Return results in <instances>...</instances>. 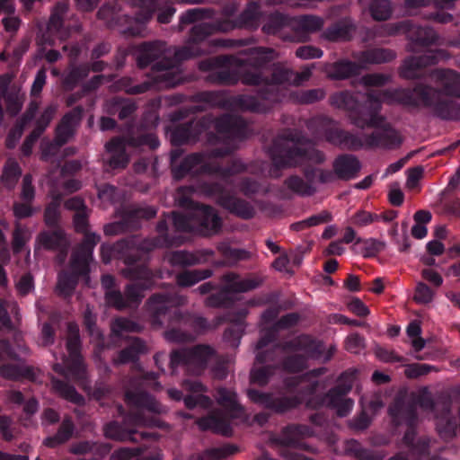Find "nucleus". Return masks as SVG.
<instances>
[{
    "mask_svg": "<svg viewBox=\"0 0 460 460\" xmlns=\"http://www.w3.org/2000/svg\"><path fill=\"white\" fill-rule=\"evenodd\" d=\"M223 280L229 285L233 294L245 293L259 288L263 283V279L259 276H251L246 279H240V276L229 272L223 276Z\"/></svg>",
    "mask_w": 460,
    "mask_h": 460,
    "instance_id": "41",
    "label": "nucleus"
},
{
    "mask_svg": "<svg viewBox=\"0 0 460 460\" xmlns=\"http://www.w3.org/2000/svg\"><path fill=\"white\" fill-rule=\"evenodd\" d=\"M323 72L331 79L344 80L358 75L361 72V66L358 61L339 59L333 63L325 64Z\"/></svg>",
    "mask_w": 460,
    "mask_h": 460,
    "instance_id": "33",
    "label": "nucleus"
},
{
    "mask_svg": "<svg viewBox=\"0 0 460 460\" xmlns=\"http://www.w3.org/2000/svg\"><path fill=\"white\" fill-rule=\"evenodd\" d=\"M306 128L315 137L323 138L328 143L339 128L336 122L326 115L312 117L306 121Z\"/></svg>",
    "mask_w": 460,
    "mask_h": 460,
    "instance_id": "35",
    "label": "nucleus"
},
{
    "mask_svg": "<svg viewBox=\"0 0 460 460\" xmlns=\"http://www.w3.org/2000/svg\"><path fill=\"white\" fill-rule=\"evenodd\" d=\"M90 73L87 64H81L73 67L64 77L63 84L66 90H73L82 80L86 78Z\"/></svg>",
    "mask_w": 460,
    "mask_h": 460,
    "instance_id": "55",
    "label": "nucleus"
},
{
    "mask_svg": "<svg viewBox=\"0 0 460 460\" xmlns=\"http://www.w3.org/2000/svg\"><path fill=\"white\" fill-rule=\"evenodd\" d=\"M330 144L349 151H357L366 146L365 139L341 128H338L335 136L331 137Z\"/></svg>",
    "mask_w": 460,
    "mask_h": 460,
    "instance_id": "46",
    "label": "nucleus"
},
{
    "mask_svg": "<svg viewBox=\"0 0 460 460\" xmlns=\"http://www.w3.org/2000/svg\"><path fill=\"white\" fill-rule=\"evenodd\" d=\"M20 175L21 168L19 164L12 162L4 167L1 180L5 187L12 189L16 184Z\"/></svg>",
    "mask_w": 460,
    "mask_h": 460,
    "instance_id": "64",
    "label": "nucleus"
},
{
    "mask_svg": "<svg viewBox=\"0 0 460 460\" xmlns=\"http://www.w3.org/2000/svg\"><path fill=\"white\" fill-rule=\"evenodd\" d=\"M214 124L217 135L210 134L208 140L224 138L228 141L243 140L248 135L247 122L240 116L223 114L215 119L203 116L199 119H190L185 123L177 125L170 134V139L174 146L196 143L200 135Z\"/></svg>",
    "mask_w": 460,
    "mask_h": 460,
    "instance_id": "5",
    "label": "nucleus"
},
{
    "mask_svg": "<svg viewBox=\"0 0 460 460\" xmlns=\"http://www.w3.org/2000/svg\"><path fill=\"white\" fill-rule=\"evenodd\" d=\"M314 431L305 424H291L285 427L281 434L275 438V442L284 447L303 449L305 448L304 438L314 436Z\"/></svg>",
    "mask_w": 460,
    "mask_h": 460,
    "instance_id": "27",
    "label": "nucleus"
},
{
    "mask_svg": "<svg viewBox=\"0 0 460 460\" xmlns=\"http://www.w3.org/2000/svg\"><path fill=\"white\" fill-rule=\"evenodd\" d=\"M276 353L277 349H271L256 354L255 362L263 366L252 369L250 376L252 383L261 386H264L269 383L270 378L279 368V365L275 361Z\"/></svg>",
    "mask_w": 460,
    "mask_h": 460,
    "instance_id": "26",
    "label": "nucleus"
},
{
    "mask_svg": "<svg viewBox=\"0 0 460 460\" xmlns=\"http://www.w3.org/2000/svg\"><path fill=\"white\" fill-rule=\"evenodd\" d=\"M284 351H302V354L288 355L280 362H276L279 368L282 367L290 373H298L307 367L308 359H319L324 353V347L322 341L308 334L298 335L289 341L277 345L274 349Z\"/></svg>",
    "mask_w": 460,
    "mask_h": 460,
    "instance_id": "12",
    "label": "nucleus"
},
{
    "mask_svg": "<svg viewBox=\"0 0 460 460\" xmlns=\"http://www.w3.org/2000/svg\"><path fill=\"white\" fill-rule=\"evenodd\" d=\"M100 239L99 234H88L75 248L71 256V271H62L58 274L57 288L60 295L70 296L77 286L79 278L89 277L93 249Z\"/></svg>",
    "mask_w": 460,
    "mask_h": 460,
    "instance_id": "9",
    "label": "nucleus"
},
{
    "mask_svg": "<svg viewBox=\"0 0 460 460\" xmlns=\"http://www.w3.org/2000/svg\"><path fill=\"white\" fill-rule=\"evenodd\" d=\"M157 214L154 206H132L125 209L119 221L110 223L104 226L106 235H116L128 231H135L141 227V220H149Z\"/></svg>",
    "mask_w": 460,
    "mask_h": 460,
    "instance_id": "19",
    "label": "nucleus"
},
{
    "mask_svg": "<svg viewBox=\"0 0 460 460\" xmlns=\"http://www.w3.org/2000/svg\"><path fill=\"white\" fill-rule=\"evenodd\" d=\"M387 27L389 35L406 34L410 40L409 49L412 52H418L420 49L439 45V35L429 26H422L413 21L404 20L388 24Z\"/></svg>",
    "mask_w": 460,
    "mask_h": 460,
    "instance_id": "15",
    "label": "nucleus"
},
{
    "mask_svg": "<svg viewBox=\"0 0 460 460\" xmlns=\"http://www.w3.org/2000/svg\"><path fill=\"white\" fill-rule=\"evenodd\" d=\"M68 334L66 339V349L68 352V357L71 356H80L81 352V341L79 330L76 325L72 323L68 324Z\"/></svg>",
    "mask_w": 460,
    "mask_h": 460,
    "instance_id": "61",
    "label": "nucleus"
},
{
    "mask_svg": "<svg viewBox=\"0 0 460 460\" xmlns=\"http://www.w3.org/2000/svg\"><path fill=\"white\" fill-rule=\"evenodd\" d=\"M160 387L158 374L155 372L141 370L137 376H133L124 394V401L130 411L125 415L122 423L116 420L107 423L104 427L105 436L115 440L132 442L157 439L156 433L138 431L136 427L161 426L159 419L146 415V412L160 414L164 411L163 405L146 391V388L158 390Z\"/></svg>",
    "mask_w": 460,
    "mask_h": 460,
    "instance_id": "2",
    "label": "nucleus"
},
{
    "mask_svg": "<svg viewBox=\"0 0 460 460\" xmlns=\"http://www.w3.org/2000/svg\"><path fill=\"white\" fill-rule=\"evenodd\" d=\"M164 217L160 219L156 225V236L143 238L140 235H133L134 239L137 240L136 243L145 261L149 252L155 248L170 247L179 244L176 238L171 236L168 233V215L164 214Z\"/></svg>",
    "mask_w": 460,
    "mask_h": 460,
    "instance_id": "24",
    "label": "nucleus"
},
{
    "mask_svg": "<svg viewBox=\"0 0 460 460\" xmlns=\"http://www.w3.org/2000/svg\"><path fill=\"white\" fill-rule=\"evenodd\" d=\"M362 4L367 5V10L375 21H386L392 13L393 9L389 0H359Z\"/></svg>",
    "mask_w": 460,
    "mask_h": 460,
    "instance_id": "48",
    "label": "nucleus"
},
{
    "mask_svg": "<svg viewBox=\"0 0 460 460\" xmlns=\"http://www.w3.org/2000/svg\"><path fill=\"white\" fill-rule=\"evenodd\" d=\"M171 168L173 178L178 181L187 175L197 173L213 174L227 181L229 176H234L246 170V166L238 159H233L227 164L222 165L214 161L206 162L205 156L200 153L188 155L179 164L176 163Z\"/></svg>",
    "mask_w": 460,
    "mask_h": 460,
    "instance_id": "10",
    "label": "nucleus"
},
{
    "mask_svg": "<svg viewBox=\"0 0 460 460\" xmlns=\"http://www.w3.org/2000/svg\"><path fill=\"white\" fill-rule=\"evenodd\" d=\"M133 235L119 240L113 244L103 243L101 246V257L103 263L108 264L112 259L122 261L128 268L145 261Z\"/></svg>",
    "mask_w": 460,
    "mask_h": 460,
    "instance_id": "20",
    "label": "nucleus"
},
{
    "mask_svg": "<svg viewBox=\"0 0 460 460\" xmlns=\"http://www.w3.org/2000/svg\"><path fill=\"white\" fill-rule=\"evenodd\" d=\"M351 389V382L339 383L326 394H322V396L311 399L307 403V408L317 410L322 407H327L335 410L339 417H346L351 411L354 405V401L346 397Z\"/></svg>",
    "mask_w": 460,
    "mask_h": 460,
    "instance_id": "18",
    "label": "nucleus"
},
{
    "mask_svg": "<svg viewBox=\"0 0 460 460\" xmlns=\"http://www.w3.org/2000/svg\"><path fill=\"white\" fill-rule=\"evenodd\" d=\"M361 70L365 69L368 65H377L392 61L395 58V53L388 49L374 48L360 51L354 55Z\"/></svg>",
    "mask_w": 460,
    "mask_h": 460,
    "instance_id": "38",
    "label": "nucleus"
},
{
    "mask_svg": "<svg viewBox=\"0 0 460 460\" xmlns=\"http://www.w3.org/2000/svg\"><path fill=\"white\" fill-rule=\"evenodd\" d=\"M362 168L359 159L351 154H341L332 162V169L336 178L341 181H350L358 176Z\"/></svg>",
    "mask_w": 460,
    "mask_h": 460,
    "instance_id": "30",
    "label": "nucleus"
},
{
    "mask_svg": "<svg viewBox=\"0 0 460 460\" xmlns=\"http://www.w3.org/2000/svg\"><path fill=\"white\" fill-rule=\"evenodd\" d=\"M50 384L54 392L60 397L78 406L84 404L85 400L84 396L80 394L67 381L61 380L52 376Z\"/></svg>",
    "mask_w": 460,
    "mask_h": 460,
    "instance_id": "45",
    "label": "nucleus"
},
{
    "mask_svg": "<svg viewBox=\"0 0 460 460\" xmlns=\"http://www.w3.org/2000/svg\"><path fill=\"white\" fill-rule=\"evenodd\" d=\"M270 157L272 165L270 168L269 174L272 178H279L281 176V171L285 168L296 167L284 138L273 143L270 150Z\"/></svg>",
    "mask_w": 460,
    "mask_h": 460,
    "instance_id": "29",
    "label": "nucleus"
},
{
    "mask_svg": "<svg viewBox=\"0 0 460 460\" xmlns=\"http://www.w3.org/2000/svg\"><path fill=\"white\" fill-rule=\"evenodd\" d=\"M285 186L294 193L308 197L315 193L316 189L298 175H291L284 181Z\"/></svg>",
    "mask_w": 460,
    "mask_h": 460,
    "instance_id": "53",
    "label": "nucleus"
},
{
    "mask_svg": "<svg viewBox=\"0 0 460 460\" xmlns=\"http://www.w3.org/2000/svg\"><path fill=\"white\" fill-rule=\"evenodd\" d=\"M438 87L419 83L412 88L393 90L369 89L364 94L348 91L330 96L332 106L348 111L353 125L360 128H378L385 118L380 115L384 102H396L410 109H428L433 116L443 120L460 119V73L453 69H438L435 72Z\"/></svg>",
    "mask_w": 460,
    "mask_h": 460,
    "instance_id": "1",
    "label": "nucleus"
},
{
    "mask_svg": "<svg viewBox=\"0 0 460 460\" xmlns=\"http://www.w3.org/2000/svg\"><path fill=\"white\" fill-rule=\"evenodd\" d=\"M6 105V111L11 116H16L22 110V98L16 86H11L10 92L1 95Z\"/></svg>",
    "mask_w": 460,
    "mask_h": 460,
    "instance_id": "58",
    "label": "nucleus"
},
{
    "mask_svg": "<svg viewBox=\"0 0 460 460\" xmlns=\"http://www.w3.org/2000/svg\"><path fill=\"white\" fill-rule=\"evenodd\" d=\"M196 423L201 430H212L224 436H230L232 433L230 421L221 415L209 414L199 418Z\"/></svg>",
    "mask_w": 460,
    "mask_h": 460,
    "instance_id": "43",
    "label": "nucleus"
},
{
    "mask_svg": "<svg viewBox=\"0 0 460 460\" xmlns=\"http://www.w3.org/2000/svg\"><path fill=\"white\" fill-rule=\"evenodd\" d=\"M68 6L65 3L58 2L55 4L48 22L49 32L61 34Z\"/></svg>",
    "mask_w": 460,
    "mask_h": 460,
    "instance_id": "51",
    "label": "nucleus"
},
{
    "mask_svg": "<svg viewBox=\"0 0 460 460\" xmlns=\"http://www.w3.org/2000/svg\"><path fill=\"white\" fill-rule=\"evenodd\" d=\"M212 361H215L211 369L213 377L225 379L227 376V367L218 359L217 351L210 345L198 344L190 348H181L172 350L170 355L172 374L181 367L190 375L199 376Z\"/></svg>",
    "mask_w": 460,
    "mask_h": 460,
    "instance_id": "7",
    "label": "nucleus"
},
{
    "mask_svg": "<svg viewBox=\"0 0 460 460\" xmlns=\"http://www.w3.org/2000/svg\"><path fill=\"white\" fill-rule=\"evenodd\" d=\"M287 388L295 393L292 396L276 397L271 393H264L254 388L247 389L246 394L249 400L274 413L283 414L296 409L302 403L307 408L308 402L322 394H317L319 381L317 379H304L303 376L287 379Z\"/></svg>",
    "mask_w": 460,
    "mask_h": 460,
    "instance_id": "6",
    "label": "nucleus"
},
{
    "mask_svg": "<svg viewBox=\"0 0 460 460\" xmlns=\"http://www.w3.org/2000/svg\"><path fill=\"white\" fill-rule=\"evenodd\" d=\"M223 280L229 285L233 294L245 293L259 288L263 283V279L259 276H251L246 279H240V276L229 272L223 276Z\"/></svg>",
    "mask_w": 460,
    "mask_h": 460,
    "instance_id": "40",
    "label": "nucleus"
},
{
    "mask_svg": "<svg viewBox=\"0 0 460 460\" xmlns=\"http://www.w3.org/2000/svg\"><path fill=\"white\" fill-rule=\"evenodd\" d=\"M388 413L394 426L406 424L407 429L402 438L403 444L415 456H426L429 452V440L427 438H417V409L413 402H405L396 399L389 406Z\"/></svg>",
    "mask_w": 460,
    "mask_h": 460,
    "instance_id": "11",
    "label": "nucleus"
},
{
    "mask_svg": "<svg viewBox=\"0 0 460 460\" xmlns=\"http://www.w3.org/2000/svg\"><path fill=\"white\" fill-rule=\"evenodd\" d=\"M134 4L138 7L136 13V19L141 23L147 22L155 12H158L157 21L160 23H169L176 9L172 6V0H133Z\"/></svg>",
    "mask_w": 460,
    "mask_h": 460,
    "instance_id": "22",
    "label": "nucleus"
},
{
    "mask_svg": "<svg viewBox=\"0 0 460 460\" xmlns=\"http://www.w3.org/2000/svg\"><path fill=\"white\" fill-rule=\"evenodd\" d=\"M234 28L230 21H217L213 22H199L195 24L190 32V41L199 44L217 32H226Z\"/></svg>",
    "mask_w": 460,
    "mask_h": 460,
    "instance_id": "31",
    "label": "nucleus"
},
{
    "mask_svg": "<svg viewBox=\"0 0 460 460\" xmlns=\"http://www.w3.org/2000/svg\"><path fill=\"white\" fill-rule=\"evenodd\" d=\"M187 298L175 293L153 294L146 304V313L154 327H161L172 321H179L182 314L178 308L186 304Z\"/></svg>",
    "mask_w": 460,
    "mask_h": 460,
    "instance_id": "13",
    "label": "nucleus"
},
{
    "mask_svg": "<svg viewBox=\"0 0 460 460\" xmlns=\"http://www.w3.org/2000/svg\"><path fill=\"white\" fill-rule=\"evenodd\" d=\"M105 148L111 155L108 164L112 170H121L128 166L129 158L126 151L125 142L122 138H111L106 143Z\"/></svg>",
    "mask_w": 460,
    "mask_h": 460,
    "instance_id": "36",
    "label": "nucleus"
},
{
    "mask_svg": "<svg viewBox=\"0 0 460 460\" xmlns=\"http://www.w3.org/2000/svg\"><path fill=\"white\" fill-rule=\"evenodd\" d=\"M446 57L444 49H428L422 55L411 56L404 59L400 76L404 79H417L422 75L423 68L434 66Z\"/></svg>",
    "mask_w": 460,
    "mask_h": 460,
    "instance_id": "23",
    "label": "nucleus"
},
{
    "mask_svg": "<svg viewBox=\"0 0 460 460\" xmlns=\"http://www.w3.org/2000/svg\"><path fill=\"white\" fill-rule=\"evenodd\" d=\"M53 369L66 379H71L83 388H86L87 370L82 355L68 357L65 361V366L55 364Z\"/></svg>",
    "mask_w": 460,
    "mask_h": 460,
    "instance_id": "28",
    "label": "nucleus"
},
{
    "mask_svg": "<svg viewBox=\"0 0 460 460\" xmlns=\"http://www.w3.org/2000/svg\"><path fill=\"white\" fill-rule=\"evenodd\" d=\"M124 274L136 281L127 284L124 293L119 290L107 294V305L119 311L137 308L145 296V291L151 286V272L144 261L127 268Z\"/></svg>",
    "mask_w": 460,
    "mask_h": 460,
    "instance_id": "8",
    "label": "nucleus"
},
{
    "mask_svg": "<svg viewBox=\"0 0 460 460\" xmlns=\"http://www.w3.org/2000/svg\"><path fill=\"white\" fill-rule=\"evenodd\" d=\"M136 109L135 103L126 102L119 97H114L111 100L109 111L117 113L119 119H126L135 112Z\"/></svg>",
    "mask_w": 460,
    "mask_h": 460,
    "instance_id": "57",
    "label": "nucleus"
},
{
    "mask_svg": "<svg viewBox=\"0 0 460 460\" xmlns=\"http://www.w3.org/2000/svg\"><path fill=\"white\" fill-rule=\"evenodd\" d=\"M75 429V423L71 417H66L60 423L58 431L44 439L43 444L49 447L55 448L66 443L73 437Z\"/></svg>",
    "mask_w": 460,
    "mask_h": 460,
    "instance_id": "44",
    "label": "nucleus"
},
{
    "mask_svg": "<svg viewBox=\"0 0 460 460\" xmlns=\"http://www.w3.org/2000/svg\"><path fill=\"white\" fill-rule=\"evenodd\" d=\"M232 295L233 292L229 288L228 283L226 282L219 291L207 297L206 305L210 307H230L234 303Z\"/></svg>",
    "mask_w": 460,
    "mask_h": 460,
    "instance_id": "54",
    "label": "nucleus"
},
{
    "mask_svg": "<svg viewBox=\"0 0 460 460\" xmlns=\"http://www.w3.org/2000/svg\"><path fill=\"white\" fill-rule=\"evenodd\" d=\"M60 203L61 199L57 196L47 205L44 211V222L48 226L55 227L58 225L60 218Z\"/></svg>",
    "mask_w": 460,
    "mask_h": 460,
    "instance_id": "60",
    "label": "nucleus"
},
{
    "mask_svg": "<svg viewBox=\"0 0 460 460\" xmlns=\"http://www.w3.org/2000/svg\"><path fill=\"white\" fill-rule=\"evenodd\" d=\"M189 210L187 215L176 211H172L168 215L169 220L172 221L177 232L196 234L192 209Z\"/></svg>",
    "mask_w": 460,
    "mask_h": 460,
    "instance_id": "52",
    "label": "nucleus"
},
{
    "mask_svg": "<svg viewBox=\"0 0 460 460\" xmlns=\"http://www.w3.org/2000/svg\"><path fill=\"white\" fill-rule=\"evenodd\" d=\"M145 350V342L139 338H135L128 346L119 352L116 361L119 364L134 363L138 360L139 355L144 353Z\"/></svg>",
    "mask_w": 460,
    "mask_h": 460,
    "instance_id": "49",
    "label": "nucleus"
},
{
    "mask_svg": "<svg viewBox=\"0 0 460 460\" xmlns=\"http://www.w3.org/2000/svg\"><path fill=\"white\" fill-rule=\"evenodd\" d=\"M288 23V17L279 12L270 15L267 22L263 25V31L269 34L278 33Z\"/></svg>",
    "mask_w": 460,
    "mask_h": 460,
    "instance_id": "62",
    "label": "nucleus"
},
{
    "mask_svg": "<svg viewBox=\"0 0 460 460\" xmlns=\"http://www.w3.org/2000/svg\"><path fill=\"white\" fill-rule=\"evenodd\" d=\"M215 397L219 405L231 411H239L242 410L241 405L236 401V394L227 388L218 387L216 391Z\"/></svg>",
    "mask_w": 460,
    "mask_h": 460,
    "instance_id": "56",
    "label": "nucleus"
},
{
    "mask_svg": "<svg viewBox=\"0 0 460 460\" xmlns=\"http://www.w3.org/2000/svg\"><path fill=\"white\" fill-rule=\"evenodd\" d=\"M272 49L257 47L252 49L251 64L254 71H245L241 76L243 84L247 85H261L257 96L241 94L233 98V104L242 110L263 112L266 106L262 102H281L288 95L286 86L293 84L294 71L281 63H274L268 68L269 75L263 71L266 65L274 58Z\"/></svg>",
    "mask_w": 460,
    "mask_h": 460,
    "instance_id": "3",
    "label": "nucleus"
},
{
    "mask_svg": "<svg viewBox=\"0 0 460 460\" xmlns=\"http://www.w3.org/2000/svg\"><path fill=\"white\" fill-rule=\"evenodd\" d=\"M238 448L234 445L226 444L220 447L208 448L204 452V456L208 460H221L229 456L234 455Z\"/></svg>",
    "mask_w": 460,
    "mask_h": 460,
    "instance_id": "63",
    "label": "nucleus"
},
{
    "mask_svg": "<svg viewBox=\"0 0 460 460\" xmlns=\"http://www.w3.org/2000/svg\"><path fill=\"white\" fill-rule=\"evenodd\" d=\"M212 254V251L190 252L185 250H181L172 252L170 254L168 261L173 267L187 268L206 262L208 261V257Z\"/></svg>",
    "mask_w": 460,
    "mask_h": 460,
    "instance_id": "37",
    "label": "nucleus"
},
{
    "mask_svg": "<svg viewBox=\"0 0 460 460\" xmlns=\"http://www.w3.org/2000/svg\"><path fill=\"white\" fill-rule=\"evenodd\" d=\"M219 179L220 181L207 185L208 192L216 197L217 204L230 214L243 220L253 218L256 214L254 207L234 194L232 188V176H229L227 181L223 178Z\"/></svg>",
    "mask_w": 460,
    "mask_h": 460,
    "instance_id": "14",
    "label": "nucleus"
},
{
    "mask_svg": "<svg viewBox=\"0 0 460 460\" xmlns=\"http://www.w3.org/2000/svg\"><path fill=\"white\" fill-rule=\"evenodd\" d=\"M284 140L288 146L289 154L296 166L305 161L316 164H322L325 161V155L323 151L312 147L300 146V137L289 132L285 135Z\"/></svg>",
    "mask_w": 460,
    "mask_h": 460,
    "instance_id": "25",
    "label": "nucleus"
},
{
    "mask_svg": "<svg viewBox=\"0 0 460 460\" xmlns=\"http://www.w3.org/2000/svg\"><path fill=\"white\" fill-rule=\"evenodd\" d=\"M246 315V310L238 311L236 314L230 318L232 324L224 332V340L234 349H236L240 345L241 339L244 332V320Z\"/></svg>",
    "mask_w": 460,
    "mask_h": 460,
    "instance_id": "39",
    "label": "nucleus"
},
{
    "mask_svg": "<svg viewBox=\"0 0 460 460\" xmlns=\"http://www.w3.org/2000/svg\"><path fill=\"white\" fill-rule=\"evenodd\" d=\"M355 29L352 20L345 17L331 24L325 30L324 36L331 41L349 40Z\"/></svg>",
    "mask_w": 460,
    "mask_h": 460,
    "instance_id": "42",
    "label": "nucleus"
},
{
    "mask_svg": "<svg viewBox=\"0 0 460 460\" xmlns=\"http://www.w3.org/2000/svg\"><path fill=\"white\" fill-rule=\"evenodd\" d=\"M182 388L190 394L183 395L182 391L178 389H169L168 394L174 401L182 400L187 409L192 410L197 406L202 409H209L213 402L209 396L205 394L208 391V387L198 380L185 379L182 381Z\"/></svg>",
    "mask_w": 460,
    "mask_h": 460,
    "instance_id": "21",
    "label": "nucleus"
},
{
    "mask_svg": "<svg viewBox=\"0 0 460 460\" xmlns=\"http://www.w3.org/2000/svg\"><path fill=\"white\" fill-rule=\"evenodd\" d=\"M180 206L192 209L196 234L208 237L221 231L222 218L213 207L195 202L187 197L180 199Z\"/></svg>",
    "mask_w": 460,
    "mask_h": 460,
    "instance_id": "17",
    "label": "nucleus"
},
{
    "mask_svg": "<svg viewBox=\"0 0 460 460\" xmlns=\"http://www.w3.org/2000/svg\"><path fill=\"white\" fill-rule=\"evenodd\" d=\"M289 99L298 104H313L323 100L326 93L323 88L296 90L288 93Z\"/></svg>",
    "mask_w": 460,
    "mask_h": 460,
    "instance_id": "50",
    "label": "nucleus"
},
{
    "mask_svg": "<svg viewBox=\"0 0 460 460\" xmlns=\"http://www.w3.org/2000/svg\"><path fill=\"white\" fill-rule=\"evenodd\" d=\"M165 44L163 41L144 42L139 46L137 57V66L144 69L151 66L152 80L135 84L131 77L124 76L116 82L119 90L128 94L144 93L153 87L173 88L182 83V77L175 67L174 62L164 57Z\"/></svg>",
    "mask_w": 460,
    "mask_h": 460,
    "instance_id": "4",
    "label": "nucleus"
},
{
    "mask_svg": "<svg viewBox=\"0 0 460 460\" xmlns=\"http://www.w3.org/2000/svg\"><path fill=\"white\" fill-rule=\"evenodd\" d=\"M259 18V5L254 2H251L241 13L237 22L241 27H252L257 24Z\"/></svg>",
    "mask_w": 460,
    "mask_h": 460,
    "instance_id": "59",
    "label": "nucleus"
},
{
    "mask_svg": "<svg viewBox=\"0 0 460 460\" xmlns=\"http://www.w3.org/2000/svg\"><path fill=\"white\" fill-rule=\"evenodd\" d=\"M212 274L213 270L210 269L186 270L176 275V284L181 288L192 287L196 283L210 278Z\"/></svg>",
    "mask_w": 460,
    "mask_h": 460,
    "instance_id": "47",
    "label": "nucleus"
},
{
    "mask_svg": "<svg viewBox=\"0 0 460 460\" xmlns=\"http://www.w3.org/2000/svg\"><path fill=\"white\" fill-rule=\"evenodd\" d=\"M37 242L46 250L57 251L64 260L68 251V241L61 230L43 231L37 236Z\"/></svg>",
    "mask_w": 460,
    "mask_h": 460,
    "instance_id": "34",
    "label": "nucleus"
},
{
    "mask_svg": "<svg viewBox=\"0 0 460 460\" xmlns=\"http://www.w3.org/2000/svg\"><path fill=\"white\" fill-rule=\"evenodd\" d=\"M239 63L240 60L234 56L218 55L200 60L199 62V69L203 72H208L205 79L210 84L234 85L238 82L239 77L229 67Z\"/></svg>",
    "mask_w": 460,
    "mask_h": 460,
    "instance_id": "16",
    "label": "nucleus"
},
{
    "mask_svg": "<svg viewBox=\"0 0 460 460\" xmlns=\"http://www.w3.org/2000/svg\"><path fill=\"white\" fill-rule=\"evenodd\" d=\"M402 140L398 132L391 128L382 130H376L365 136L367 147H381L385 149H394L401 146Z\"/></svg>",
    "mask_w": 460,
    "mask_h": 460,
    "instance_id": "32",
    "label": "nucleus"
}]
</instances>
